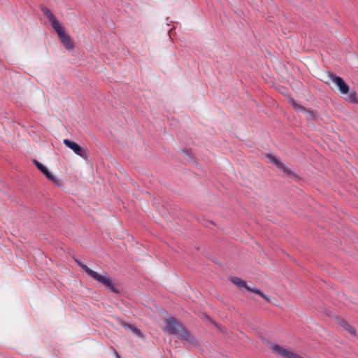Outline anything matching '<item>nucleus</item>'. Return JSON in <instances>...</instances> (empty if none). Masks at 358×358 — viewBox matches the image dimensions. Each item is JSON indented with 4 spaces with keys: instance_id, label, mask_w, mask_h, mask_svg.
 Returning <instances> with one entry per match:
<instances>
[{
    "instance_id": "f257e3e1",
    "label": "nucleus",
    "mask_w": 358,
    "mask_h": 358,
    "mask_svg": "<svg viewBox=\"0 0 358 358\" xmlns=\"http://www.w3.org/2000/svg\"><path fill=\"white\" fill-rule=\"evenodd\" d=\"M165 329L171 334H175L178 337L190 343H194L196 340L173 316H169L166 319Z\"/></svg>"
},
{
    "instance_id": "f03ea898",
    "label": "nucleus",
    "mask_w": 358,
    "mask_h": 358,
    "mask_svg": "<svg viewBox=\"0 0 358 358\" xmlns=\"http://www.w3.org/2000/svg\"><path fill=\"white\" fill-rule=\"evenodd\" d=\"M329 80L331 81L338 89L340 93L346 95L345 99L352 103H358V96L355 91H350L349 86L344 82L343 79L331 73L328 75Z\"/></svg>"
},
{
    "instance_id": "7ed1b4c3",
    "label": "nucleus",
    "mask_w": 358,
    "mask_h": 358,
    "mask_svg": "<svg viewBox=\"0 0 358 358\" xmlns=\"http://www.w3.org/2000/svg\"><path fill=\"white\" fill-rule=\"evenodd\" d=\"M76 262L78 264V266L83 268V270L92 279L96 280V282L103 284L104 286L110 289V291H117L113 286L112 280L108 274L102 271L101 273H97L91 268H90L87 265L84 264L81 261L76 259Z\"/></svg>"
},
{
    "instance_id": "20e7f679",
    "label": "nucleus",
    "mask_w": 358,
    "mask_h": 358,
    "mask_svg": "<svg viewBox=\"0 0 358 358\" xmlns=\"http://www.w3.org/2000/svg\"><path fill=\"white\" fill-rule=\"evenodd\" d=\"M62 41V44L68 50H71L74 48L73 41L69 34H67L62 26L60 24L54 29Z\"/></svg>"
},
{
    "instance_id": "39448f33",
    "label": "nucleus",
    "mask_w": 358,
    "mask_h": 358,
    "mask_svg": "<svg viewBox=\"0 0 358 358\" xmlns=\"http://www.w3.org/2000/svg\"><path fill=\"white\" fill-rule=\"evenodd\" d=\"M64 144L72 150L75 154L85 159L87 157V153L85 149L83 148L76 143L71 141L69 139H64L63 141Z\"/></svg>"
},
{
    "instance_id": "423d86ee",
    "label": "nucleus",
    "mask_w": 358,
    "mask_h": 358,
    "mask_svg": "<svg viewBox=\"0 0 358 358\" xmlns=\"http://www.w3.org/2000/svg\"><path fill=\"white\" fill-rule=\"evenodd\" d=\"M271 349L275 355H279L282 358H303L294 352L289 351L278 345H272Z\"/></svg>"
},
{
    "instance_id": "0eeeda50",
    "label": "nucleus",
    "mask_w": 358,
    "mask_h": 358,
    "mask_svg": "<svg viewBox=\"0 0 358 358\" xmlns=\"http://www.w3.org/2000/svg\"><path fill=\"white\" fill-rule=\"evenodd\" d=\"M229 281L234 284L238 289H245L246 291H259L257 288H252L248 285L247 282L238 277H230Z\"/></svg>"
},
{
    "instance_id": "6e6552de",
    "label": "nucleus",
    "mask_w": 358,
    "mask_h": 358,
    "mask_svg": "<svg viewBox=\"0 0 358 358\" xmlns=\"http://www.w3.org/2000/svg\"><path fill=\"white\" fill-rule=\"evenodd\" d=\"M334 319L336 324H338L341 327H343L352 336H356L355 329L352 326H350L345 319H343V317H341L338 315H335L334 317Z\"/></svg>"
},
{
    "instance_id": "1a4fd4ad",
    "label": "nucleus",
    "mask_w": 358,
    "mask_h": 358,
    "mask_svg": "<svg viewBox=\"0 0 358 358\" xmlns=\"http://www.w3.org/2000/svg\"><path fill=\"white\" fill-rule=\"evenodd\" d=\"M41 11L43 13V15H45L47 18L49 20L51 26L53 29H55L59 25H60L59 21L57 20L55 16L53 15L52 11L48 8L45 6H42Z\"/></svg>"
},
{
    "instance_id": "9d476101",
    "label": "nucleus",
    "mask_w": 358,
    "mask_h": 358,
    "mask_svg": "<svg viewBox=\"0 0 358 358\" xmlns=\"http://www.w3.org/2000/svg\"><path fill=\"white\" fill-rule=\"evenodd\" d=\"M34 163L36 166V167L46 176L47 178H48L50 180L54 182H56V178L45 166H44L42 164H41L40 162L35 159L34 160Z\"/></svg>"
},
{
    "instance_id": "9b49d317",
    "label": "nucleus",
    "mask_w": 358,
    "mask_h": 358,
    "mask_svg": "<svg viewBox=\"0 0 358 358\" xmlns=\"http://www.w3.org/2000/svg\"><path fill=\"white\" fill-rule=\"evenodd\" d=\"M256 296L260 297L263 299H264L266 302L269 303H272L274 305H277L278 300L275 299V297L271 296L268 294H264V292H253Z\"/></svg>"
},
{
    "instance_id": "f8f14e48",
    "label": "nucleus",
    "mask_w": 358,
    "mask_h": 358,
    "mask_svg": "<svg viewBox=\"0 0 358 358\" xmlns=\"http://www.w3.org/2000/svg\"><path fill=\"white\" fill-rule=\"evenodd\" d=\"M268 158L271 162H273L276 165L277 167L282 169L285 173H291V171L287 168L280 160L273 157V155H268Z\"/></svg>"
},
{
    "instance_id": "ddd939ff",
    "label": "nucleus",
    "mask_w": 358,
    "mask_h": 358,
    "mask_svg": "<svg viewBox=\"0 0 358 358\" xmlns=\"http://www.w3.org/2000/svg\"><path fill=\"white\" fill-rule=\"evenodd\" d=\"M290 103H291L292 106L294 108V109L298 110H301L303 112L307 111L306 109L303 106L298 104L294 99H291Z\"/></svg>"
},
{
    "instance_id": "4468645a",
    "label": "nucleus",
    "mask_w": 358,
    "mask_h": 358,
    "mask_svg": "<svg viewBox=\"0 0 358 358\" xmlns=\"http://www.w3.org/2000/svg\"><path fill=\"white\" fill-rule=\"evenodd\" d=\"M124 327L129 328L131 331H133L135 334L140 336L141 331L135 326L132 324H123Z\"/></svg>"
},
{
    "instance_id": "2eb2a0df",
    "label": "nucleus",
    "mask_w": 358,
    "mask_h": 358,
    "mask_svg": "<svg viewBox=\"0 0 358 358\" xmlns=\"http://www.w3.org/2000/svg\"><path fill=\"white\" fill-rule=\"evenodd\" d=\"M341 294H342L341 298H343V297H345V293H344V292H341Z\"/></svg>"
},
{
    "instance_id": "dca6fc26",
    "label": "nucleus",
    "mask_w": 358,
    "mask_h": 358,
    "mask_svg": "<svg viewBox=\"0 0 358 358\" xmlns=\"http://www.w3.org/2000/svg\"><path fill=\"white\" fill-rule=\"evenodd\" d=\"M117 358H120V355L117 354V352H115Z\"/></svg>"
}]
</instances>
